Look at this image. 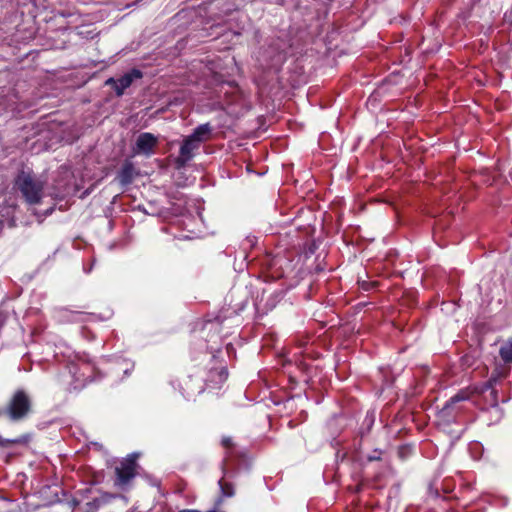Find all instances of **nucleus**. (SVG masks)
Instances as JSON below:
<instances>
[{"instance_id":"1","label":"nucleus","mask_w":512,"mask_h":512,"mask_svg":"<svg viewBox=\"0 0 512 512\" xmlns=\"http://www.w3.org/2000/svg\"><path fill=\"white\" fill-rule=\"evenodd\" d=\"M211 133L210 124L205 123L196 127L191 135L184 138L176 159L177 166H185L194 157L195 151L200 148V145L211 138Z\"/></svg>"},{"instance_id":"2","label":"nucleus","mask_w":512,"mask_h":512,"mask_svg":"<svg viewBox=\"0 0 512 512\" xmlns=\"http://www.w3.org/2000/svg\"><path fill=\"white\" fill-rule=\"evenodd\" d=\"M14 186L28 204L36 205L41 202L45 182L33 173L21 171L15 179Z\"/></svg>"},{"instance_id":"3","label":"nucleus","mask_w":512,"mask_h":512,"mask_svg":"<svg viewBox=\"0 0 512 512\" xmlns=\"http://www.w3.org/2000/svg\"><path fill=\"white\" fill-rule=\"evenodd\" d=\"M32 411V401L24 390H17L8 402L5 413L12 421L26 418Z\"/></svg>"},{"instance_id":"4","label":"nucleus","mask_w":512,"mask_h":512,"mask_svg":"<svg viewBox=\"0 0 512 512\" xmlns=\"http://www.w3.org/2000/svg\"><path fill=\"white\" fill-rule=\"evenodd\" d=\"M137 457L136 454H130L115 467L114 485L116 487L122 490L129 487L131 481L137 475Z\"/></svg>"},{"instance_id":"5","label":"nucleus","mask_w":512,"mask_h":512,"mask_svg":"<svg viewBox=\"0 0 512 512\" xmlns=\"http://www.w3.org/2000/svg\"><path fill=\"white\" fill-rule=\"evenodd\" d=\"M140 78H142V72L138 69H133L132 71H130L129 73L125 74L124 76H122L121 78H119L117 80H115L114 78H109L106 81V85L113 86L116 94L118 96H121V95H123L125 89L130 87V85L132 84V82L135 79H140Z\"/></svg>"},{"instance_id":"6","label":"nucleus","mask_w":512,"mask_h":512,"mask_svg":"<svg viewBox=\"0 0 512 512\" xmlns=\"http://www.w3.org/2000/svg\"><path fill=\"white\" fill-rule=\"evenodd\" d=\"M157 143L158 139L155 135L144 132L137 137L133 151L135 154L151 155L154 153Z\"/></svg>"},{"instance_id":"7","label":"nucleus","mask_w":512,"mask_h":512,"mask_svg":"<svg viewBox=\"0 0 512 512\" xmlns=\"http://www.w3.org/2000/svg\"><path fill=\"white\" fill-rule=\"evenodd\" d=\"M136 174L134 164L126 161L118 174V180L122 185H128L133 181Z\"/></svg>"},{"instance_id":"8","label":"nucleus","mask_w":512,"mask_h":512,"mask_svg":"<svg viewBox=\"0 0 512 512\" xmlns=\"http://www.w3.org/2000/svg\"><path fill=\"white\" fill-rule=\"evenodd\" d=\"M505 373H499L497 376L494 374L489 379V381L482 387L480 393L489 392V399L487 400L491 406H497L498 404V397H497V391L494 389V383L497 380V377H505Z\"/></svg>"},{"instance_id":"9","label":"nucleus","mask_w":512,"mask_h":512,"mask_svg":"<svg viewBox=\"0 0 512 512\" xmlns=\"http://www.w3.org/2000/svg\"><path fill=\"white\" fill-rule=\"evenodd\" d=\"M83 313L72 311L67 308H62L57 313V319L61 323H68V322H79L82 320Z\"/></svg>"},{"instance_id":"10","label":"nucleus","mask_w":512,"mask_h":512,"mask_svg":"<svg viewBox=\"0 0 512 512\" xmlns=\"http://www.w3.org/2000/svg\"><path fill=\"white\" fill-rule=\"evenodd\" d=\"M473 392L474 391H472L470 389H464V390L459 391L457 394H455L453 397H451L449 401H447L443 410L450 409V407H452V405H454L455 403L470 399Z\"/></svg>"},{"instance_id":"11","label":"nucleus","mask_w":512,"mask_h":512,"mask_svg":"<svg viewBox=\"0 0 512 512\" xmlns=\"http://www.w3.org/2000/svg\"><path fill=\"white\" fill-rule=\"evenodd\" d=\"M112 498H114L113 495L105 493V494L101 495L100 497L94 498L91 502H88L86 504V506L89 507V511L94 512L99 507L109 503Z\"/></svg>"},{"instance_id":"12","label":"nucleus","mask_w":512,"mask_h":512,"mask_svg":"<svg viewBox=\"0 0 512 512\" xmlns=\"http://www.w3.org/2000/svg\"><path fill=\"white\" fill-rule=\"evenodd\" d=\"M499 354L505 363L512 364V337L502 344Z\"/></svg>"},{"instance_id":"13","label":"nucleus","mask_w":512,"mask_h":512,"mask_svg":"<svg viewBox=\"0 0 512 512\" xmlns=\"http://www.w3.org/2000/svg\"><path fill=\"white\" fill-rule=\"evenodd\" d=\"M29 442V436L28 435H24V436H21L19 438H16V439H3L1 436H0V446L1 447H9L11 445H14V444H27Z\"/></svg>"},{"instance_id":"14","label":"nucleus","mask_w":512,"mask_h":512,"mask_svg":"<svg viewBox=\"0 0 512 512\" xmlns=\"http://www.w3.org/2000/svg\"><path fill=\"white\" fill-rule=\"evenodd\" d=\"M192 384H193V380H192V378H189L188 380H186L184 382V385L182 386L183 395L188 399L195 396L197 393H200L203 389L201 386H199L196 389V391H190Z\"/></svg>"},{"instance_id":"15","label":"nucleus","mask_w":512,"mask_h":512,"mask_svg":"<svg viewBox=\"0 0 512 512\" xmlns=\"http://www.w3.org/2000/svg\"><path fill=\"white\" fill-rule=\"evenodd\" d=\"M219 486L223 496L232 497L235 494L233 484L225 481L224 479L219 480Z\"/></svg>"},{"instance_id":"16","label":"nucleus","mask_w":512,"mask_h":512,"mask_svg":"<svg viewBox=\"0 0 512 512\" xmlns=\"http://www.w3.org/2000/svg\"><path fill=\"white\" fill-rule=\"evenodd\" d=\"M212 374H217L220 378V381H225L227 378V372L224 369L211 371Z\"/></svg>"},{"instance_id":"17","label":"nucleus","mask_w":512,"mask_h":512,"mask_svg":"<svg viewBox=\"0 0 512 512\" xmlns=\"http://www.w3.org/2000/svg\"><path fill=\"white\" fill-rule=\"evenodd\" d=\"M222 445L227 448V449H230L233 447V442H232V439L230 437H224L222 439Z\"/></svg>"},{"instance_id":"18","label":"nucleus","mask_w":512,"mask_h":512,"mask_svg":"<svg viewBox=\"0 0 512 512\" xmlns=\"http://www.w3.org/2000/svg\"><path fill=\"white\" fill-rule=\"evenodd\" d=\"M368 459H369L370 461H372V460H377L378 458H373V457H371V456H370Z\"/></svg>"}]
</instances>
